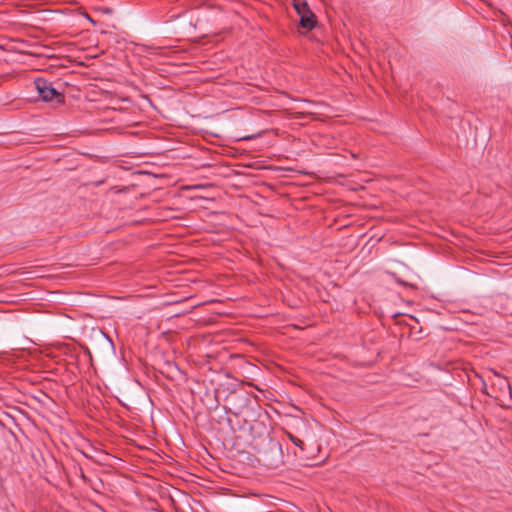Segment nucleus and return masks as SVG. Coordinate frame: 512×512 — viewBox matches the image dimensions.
Segmentation results:
<instances>
[{
    "instance_id": "nucleus-1",
    "label": "nucleus",
    "mask_w": 512,
    "mask_h": 512,
    "mask_svg": "<svg viewBox=\"0 0 512 512\" xmlns=\"http://www.w3.org/2000/svg\"><path fill=\"white\" fill-rule=\"evenodd\" d=\"M34 85L39 97L43 101H55L56 103H62L64 101V96L59 93L47 80L43 78H37L34 81Z\"/></svg>"
},
{
    "instance_id": "nucleus-2",
    "label": "nucleus",
    "mask_w": 512,
    "mask_h": 512,
    "mask_svg": "<svg viewBox=\"0 0 512 512\" xmlns=\"http://www.w3.org/2000/svg\"><path fill=\"white\" fill-rule=\"evenodd\" d=\"M293 6L300 17L301 27L312 30L316 25V16L311 11L306 0H293Z\"/></svg>"
},
{
    "instance_id": "nucleus-3",
    "label": "nucleus",
    "mask_w": 512,
    "mask_h": 512,
    "mask_svg": "<svg viewBox=\"0 0 512 512\" xmlns=\"http://www.w3.org/2000/svg\"><path fill=\"white\" fill-rule=\"evenodd\" d=\"M270 451L274 454H276V459L274 461H272L271 463H269L270 466H274V467H277L279 465V463H281V458H282V449H281V445L279 443H273L270 447Z\"/></svg>"
},
{
    "instance_id": "nucleus-4",
    "label": "nucleus",
    "mask_w": 512,
    "mask_h": 512,
    "mask_svg": "<svg viewBox=\"0 0 512 512\" xmlns=\"http://www.w3.org/2000/svg\"><path fill=\"white\" fill-rule=\"evenodd\" d=\"M494 376L498 379V386L501 390L505 391L507 390L508 392H510V384L508 382V380L501 376L498 372L494 371Z\"/></svg>"
},
{
    "instance_id": "nucleus-5",
    "label": "nucleus",
    "mask_w": 512,
    "mask_h": 512,
    "mask_svg": "<svg viewBox=\"0 0 512 512\" xmlns=\"http://www.w3.org/2000/svg\"><path fill=\"white\" fill-rule=\"evenodd\" d=\"M287 436L294 445L299 447L301 450H304V442L301 439L294 436L292 433H287Z\"/></svg>"
}]
</instances>
